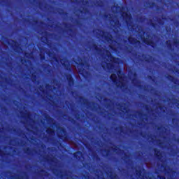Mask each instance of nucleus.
I'll return each instance as SVG.
<instances>
[{
	"instance_id": "nucleus-25",
	"label": "nucleus",
	"mask_w": 179,
	"mask_h": 179,
	"mask_svg": "<svg viewBox=\"0 0 179 179\" xmlns=\"http://www.w3.org/2000/svg\"><path fill=\"white\" fill-rule=\"evenodd\" d=\"M53 59L57 61V58L55 57V56L53 57Z\"/></svg>"
},
{
	"instance_id": "nucleus-35",
	"label": "nucleus",
	"mask_w": 179,
	"mask_h": 179,
	"mask_svg": "<svg viewBox=\"0 0 179 179\" xmlns=\"http://www.w3.org/2000/svg\"><path fill=\"white\" fill-rule=\"evenodd\" d=\"M167 44H169V41H167Z\"/></svg>"
},
{
	"instance_id": "nucleus-12",
	"label": "nucleus",
	"mask_w": 179,
	"mask_h": 179,
	"mask_svg": "<svg viewBox=\"0 0 179 179\" xmlns=\"http://www.w3.org/2000/svg\"><path fill=\"white\" fill-rule=\"evenodd\" d=\"M66 78L70 84L71 83L72 85H73V79L72 78V76L71 74L67 75Z\"/></svg>"
},
{
	"instance_id": "nucleus-36",
	"label": "nucleus",
	"mask_w": 179,
	"mask_h": 179,
	"mask_svg": "<svg viewBox=\"0 0 179 179\" xmlns=\"http://www.w3.org/2000/svg\"><path fill=\"white\" fill-rule=\"evenodd\" d=\"M0 154H1V150H0Z\"/></svg>"
},
{
	"instance_id": "nucleus-1",
	"label": "nucleus",
	"mask_w": 179,
	"mask_h": 179,
	"mask_svg": "<svg viewBox=\"0 0 179 179\" xmlns=\"http://www.w3.org/2000/svg\"><path fill=\"white\" fill-rule=\"evenodd\" d=\"M99 47L97 45H93L92 48L102 57V68L105 71L108 70L113 73L110 76V79L115 85L117 87L122 89L124 87V74L121 73V70L120 69V59L113 57L110 50L103 48L104 47L103 44L100 45Z\"/></svg>"
},
{
	"instance_id": "nucleus-33",
	"label": "nucleus",
	"mask_w": 179,
	"mask_h": 179,
	"mask_svg": "<svg viewBox=\"0 0 179 179\" xmlns=\"http://www.w3.org/2000/svg\"><path fill=\"white\" fill-rule=\"evenodd\" d=\"M171 79H173V77H170Z\"/></svg>"
},
{
	"instance_id": "nucleus-21",
	"label": "nucleus",
	"mask_w": 179,
	"mask_h": 179,
	"mask_svg": "<svg viewBox=\"0 0 179 179\" xmlns=\"http://www.w3.org/2000/svg\"><path fill=\"white\" fill-rule=\"evenodd\" d=\"M40 91L44 92V89L43 88V87H40Z\"/></svg>"
},
{
	"instance_id": "nucleus-10",
	"label": "nucleus",
	"mask_w": 179,
	"mask_h": 179,
	"mask_svg": "<svg viewBox=\"0 0 179 179\" xmlns=\"http://www.w3.org/2000/svg\"><path fill=\"white\" fill-rule=\"evenodd\" d=\"M74 156L75 157H76V159H78V160H80V159L82 158L83 155H82V152L78 151L74 153Z\"/></svg>"
},
{
	"instance_id": "nucleus-19",
	"label": "nucleus",
	"mask_w": 179,
	"mask_h": 179,
	"mask_svg": "<svg viewBox=\"0 0 179 179\" xmlns=\"http://www.w3.org/2000/svg\"><path fill=\"white\" fill-rule=\"evenodd\" d=\"M78 72H79V73H82L83 75V76H85V71L79 70Z\"/></svg>"
},
{
	"instance_id": "nucleus-28",
	"label": "nucleus",
	"mask_w": 179,
	"mask_h": 179,
	"mask_svg": "<svg viewBox=\"0 0 179 179\" xmlns=\"http://www.w3.org/2000/svg\"><path fill=\"white\" fill-rule=\"evenodd\" d=\"M140 178H143V176H140Z\"/></svg>"
},
{
	"instance_id": "nucleus-22",
	"label": "nucleus",
	"mask_w": 179,
	"mask_h": 179,
	"mask_svg": "<svg viewBox=\"0 0 179 179\" xmlns=\"http://www.w3.org/2000/svg\"><path fill=\"white\" fill-rule=\"evenodd\" d=\"M122 111H123V112H124V111H126V113H128V108H124V110H122Z\"/></svg>"
},
{
	"instance_id": "nucleus-26",
	"label": "nucleus",
	"mask_w": 179,
	"mask_h": 179,
	"mask_svg": "<svg viewBox=\"0 0 179 179\" xmlns=\"http://www.w3.org/2000/svg\"><path fill=\"white\" fill-rule=\"evenodd\" d=\"M134 78H136V73L134 74Z\"/></svg>"
},
{
	"instance_id": "nucleus-32",
	"label": "nucleus",
	"mask_w": 179,
	"mask_h": 179,
	"mask_svg": "<svg viewBox=\"0 0 179 179\" xmlns=\"http://www.w3.org/2000/svg\"><path fill=\"white\" fill-rule=\"evenodd\" d=\"M52 128H54V125L52 126Z\"/></svg>"
},
{
	"instance_id": "nucleus-8",
	"label": "nucleus",
	"mask_w": 179,
	"mask_h": 179,
	"mask_svg": "<svg viewBox=\"0 0 179 179\" xmlns=\"http://www.w3.org/2000/svg\"><path fill=\"white\" fill-rule=\"evenodd\" d=\"M129 43H131V44H135L136 43H141V41L138 39H135L132 36H129Z\"/></svg>"
},
{
	"instance_id": "nucleus-5",
	"label": "nucleus",
	"mask_w": 179,
	"mask_h": 179,
	"mask_svg": "<svg viewBox=\"0 0 179 179\" xmlns=\"http://www.w3.org/2000/svg\"><path fill=\"white\" fill-rule=\"evenodd\" d=\"M122 16L126 20L127 26H129V23H131V19H132V17L131 16V13L129 10L122 11Z\"/></svg>"
},
{
	"instance_id": "nucleus-13",
	"label": "nucleus",
	"mask_w": 179,
	"mask_h": 179,
	"mask_svg": "<svg viewBox=\"0 0 179 179\" xmlns=\"http://www.w3.org/2000/svg\"><path fill=\"white\" fill-rule=\"evenodd\" d=\"M23 117H25V118H30L31 115H30V112L28 111H25V113L23 115Z\"/></svg>"
},
{
	"instance_id": "nucleus-20",
	"label": "nucleus",
	"mask_w": 179,
	"mask_h": 179,
	"mask_svg": "<svg viewBox=\"0 0 179 179\" xmlns=\"http://www.w3.org/2000/svg\"><path fill=\"white\" fill-rule=\"evenodd\" d=\"M145 178H146L147 179H155V177H153V176H152L151 178H150L149 176H145Z\"/></svg>"
},
{
	"instance_id": "nucleus-18",
	"label": "nucleus",
	"mask_w": 179,
	"mask_h": 179,
	"mask_svg": "<svg viewBox=\"0 0 179 179\" xmlns=\"http://www.w3.org/2000/svg\"><path fill=\"white\" fill-rule=\"evenodd\" d=\"M49 121H50V122H52L53 125H55V123L54 122V120H52V118L49 117Z\"/></svg>"
},
{
	"instance_id": "nucleus-6",
	"label": "nucleus",
	"mask_w": 179,
	"mask_h": 179,
	"mask_svg": "<svg viewBox=\"0 0 179 179\" xmlns=\"http://www.w3.org/2000/svg\"><path fill=\"white\" fill-rule=\"evenodd\" d=\"M141 40H143V43H145V44H147L148 45H153V41H152L149 38H145L143 37V36H141Z\"/></svg>"
},
{
	"instance_id": "nucleus-30",
	"label": "nucleus",
	"mask_w": 179,
	"mask_h": 179,
	"mask_svg": "<svg viewBox=\"0 0 179 179\" xmlns=\"http://www.w3.org/2000/svg\"><path fill=\"white\" fill-rule=\"evenodd\" d=\"M33 82H34V78L32 79Z\"/></svg>"
},
{
	"instance_id": "nucleus-11",
	"label": "nucleus",
	"mask_w": 179,
	"mask_h": 179,
	"mask_svg": "<svg viewBox=\"0 0 179 179\" xmlns=\"http://www.w3.org/2000/svg\"><path fill=\"white\" fill-rule=\"evenodd\" d=\"M154 154L158 157H162V152H160V150H159L157 148L154 149Z\"/></svg>"
},
{
	"instance_id": "nucleus-7",
	"label": "nucleus",
	"mask_w": 179,
	"mask_h": 179,
	"mask_svg": "<svg viewBox=\"0 0 179 179\" xmlns=\"http://www.w3.org/2000/svg\"><path fill=\"white\" fill-rule=\"evenodd\" d=\"M60 62L61 64H62V65H64V66H65V68H66L67 69H71V64L66 66L67 64H69V61H68L66 59H64H64H61Z\"/></svg>"
},
{
	"instance_id": "nucleus-4",
	"label": "nucleus",
	"mask_w": 179,
	"mask_h": 179,
	"mask_svg": "<svg viewBox=\"0 0 179 179\" xmlns=\"http://www.w3.org/2000/svg\"><path fill=\"white\" fill-rule=\"evenodd\" d=\"M57 131L59 138H62V139L64 140L68 138V136L66 135V131H65V129H64V127H57Z\"/></svg>"
},
{
	"instance_id": "nucleus-14",
	"label": "nucleus",
	"mask_w": 179,
	"mask_h": 179,
	"mask_svg": "<svg viewBox=\"0 0 179 179\" xmlns=\"http://www.w3.org/2000/svg\"><path fill=\"white\" fill-rule=\"evenodd\" d=\"M76 63L78 65H85V62H83V59H79V60L78 62H76Z\"/></svg>"
},
{
	"instance_id": "nucleus-2",
	"label": "nucleus",
	"mask_w": 179,
	"mask_h": 179,
	"mask_svg": "<svg viewBox=\"0 0 179 179\" xmlns=\"http://www.w3.org/2000/svg\"><path fill=\"white\" fill-rule=\"evenodd\" d=\"M93 33H96L98 38L101 37L102 40H103L104 44H108L110 51H114V52H116L117 54L118 48L121 47V43L117 42V39L115 40L113 35L101 29H94Z\"/></svg>"
},
{
	"instance_id": "nucleus-17",
	"label": "nucleus",
	"mask_w": 179,
	"mask_h": 179,
	"mask_svg": "<svg viewBox=\"0 0 179 179\" xmlns=\"http://www.w3.org/2000/svg\"><path fill=\"white\" fill-rule=\"evenodd\" d=\"M136 171L137 176H141V173H142V171H141V170L138 171V169H136Z\"/></svg>"
},
{
	"instance_id": "nucleus-24",
	"label": "nucleus",
	"mask_w": 179,
	"mask_h": 179,
	"mask_svg": "<svg viewBox=\"0 0 179 179\" xmlns=\"http://www.w3.org/2000/svg\"><path fill=\"white\" fill-rule=\"evenodd\" d=\"M78 2V0H71V2Z\"/></svg>"
},
{
	"instance_id": "nucleus-16",
	"label": "nucleus",
	"mask_w": 179,
	"mask_h": 179,
	"mask_svg": "<svg viewBox=\"0 0 179 179\" xmlns=\"http://www.w3.org/2000/svg\"><path fill=\"white\" fill-rule=\"evenodd\" d=\"M173 43H174V44H178L179 43V41L177 38H174L173 39Z\"/></svg>"
},
{
	"instance_id": "nucleus-27",
	"label": "nucleus",
	"mask_w": 179,
	"mask_h": 179,
	"mask_svg": "<svg viewBox=\"0 0 179 179\" xmlns=\"http://www.w3.org/2000/svg\"><path fill=\"white\" fill-rule=\"evenodd\" d=\"M45 87H46V89H48V85H46Z\"/></svg>"
},
{
	"instance_id": "nucleus-23",
	"label": "nucleus",
	"mask_w": 179,
	"mask_h": 179,
	"mask_svg": "<svg viewBox=\"0 0 179 179\" xmlns=\"http://www.w3.org/2000/svg\"><path fill=\"white\" fill-rule=\"evenodd\" d=\"M159 178L160 179H166V178L164 176H160Z\"/></svg>"
},
{
	"instance_id": "nucleus-9",
	"label": "nucleus",
	"mask_w": 179,
	"mask_h": 179,
	"mask_svg": "<svg viewBox=\"0 0 179 179\" xmlns=\"http://www.w3.org/2000/svg\"><path fill=\"white\" fill-rule=\"evenodd\" d=\"M46 132L49 135H54L55 134V131L53 129H52L51 127H48L46 129Z\"/></svg>"
},
{
	"instance_id": "nucleus-34",
	"label": "nucleus",
	"mask_w": 179,
	"mask_h": 179,
	"mask_svg": "<svg viewBox=\"0 0 179 179\" xmlns=\"http://www.w3.org/2000/svg\"><path fill=\"white\" fill-rule=\"evenodd\" d=\"M82 13H83V11H81Z\"/></svg>"
},
{
	"instance_id": "nucleus-31",
	"label": "nucleus",
	"mask_w": 179,
	"mask_h": 179,
	"mask_svg": "<svg viewBox=\"0 0 179 179\" xmlns=\"http://www.w3.org/2000/svg\"><path fill=\"white\" fill-rule=\"evenodd\" d=\"M146 108H149V106H146Z\"/></svg>"
},
{
	"instance_id": "nucleus-3",
	"label": "nucleus",
	"mask_w": 179,
	"mask_h": 179,
	"mask_svg": "<svg viewBox=\"0 0 179 179\" xmlns=\"http://www.w3.org/2000/svg\"><path fill=\"white\" fill-rule=\"evenodd\" d=\"M112 10L113 15H115V17H112L110 15V20H111L112 22H110L111 24H113V31L116 34V36H118V33L122 31L121 28L120 27V21L118 20V17H117V13H118V7L113 6L112 7Z\"/></svg>"
},
{
	"instance_id": "nucleus-15",
	"label": "nucleus",
	"mask_w": 179,
	"mask_h": 179,
	"mask_svg": "<svg viewBox=\"0 0 179 179\" xmlns=\"http://www.w3.org/2000/svg\"><path fill=\"white\" fill-rule=\"evenodd\" d=\"M110 178H113V179H117V178H118V176H117V175L115 174V175H111V176H110Z\"/></svg>"
},
{
	"instance_id": "nucleus-29",
	"label": "nucleus",
	"mask_w": 179,
	"mask_h": 179,
	"mask_svg": "<svg viewBox=\"0 0 179 179\" xmlns=\"http://www.w3.org/2000/svg\"><path fill=\"white\" fill-rule=\"evenodd\" d=\"M84 12H85V13H86V12H87V10H84Z\"/></svg>"
}]
</instances>
